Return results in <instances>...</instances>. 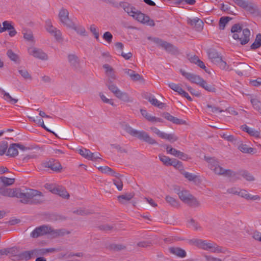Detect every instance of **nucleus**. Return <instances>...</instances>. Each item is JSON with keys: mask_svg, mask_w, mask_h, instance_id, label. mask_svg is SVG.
Returning <instances> with one entry per match:
<instances>
[{"mask_svg": "<svg viewBox=\"0 0 261 261\" xmlns=\"http://www.w3.org/2000/svg\"><path fill=\"white\" fill-rule=\"evenodd\" d=\"M189 243L193 245L204 250L210 251L212 253H225L226 249L218 246L214 242H207L206 240L198 239H193L189 241Z\"/></svg>", "mask_w": 261, "mask_h": 261, "instance_id": "obj_1", "label": "nucleus"}, {"mask_svg": "<svg viewBox=\"0 0 261 261\" xmlns=\"http://www.w3.org/2000/svg\"><path fill=\"white\" fill-rule=\"evenodd\" d=\"M231 32L233 33L232 37L235 40H238L241 45H245L250 40V32L248 28L243 29L241 23H236L231 28Z\"/></svg>", "mask_w": 261, "mask_h": 261, "instance_id": "obj_2", "label": "nucleus"}, {"mask_svg": "<svg viewBox=\"0 0 261 261\" xmlns=\"http://www.w3.org/2000/svg\"><path fill=\"white\" fill-rule=\"evenodd\" d=\"M122 128L128 134L133 137H135L140 140H142L149 144H156V141L151 138L149 135L145 131H138L133 129L128 124H123L122 125Z\"/></svg>", "mask_w": 261, "mask_h": 261, "instance_id": "obj_3", "label": "nucleus"}, {"mask_svg": "<svg viewBox=\"0 0 261 261\" xmlns=\"http://www.w3.org/2000/svg\"><path fill=\"white\" fill-rule=\"evenodd\" d=\"M106 85L109 90L113 93L117 98L124 102H132V100L130 98L128 94L121 91L118 87L114 83L113 81H106Z\"/></svg>", "mask_w": 261, "mask_h": 261, "instance_id": "obj_4", "label": "nucleus"}, {"mask_svg": "<svg viewBox=\"0 0 261 261\" xmlns=\"http://www.w3.org/2000/svg\"><path fill=\"white\" fill-rule=\"evenodd\" d=\"M149 40H152L154 43L159 46L163 48L167 52L173 55L179 54V51L178 48L171 43H168L166 41H164L159 38L148 37Z\"/></svg>", "mask_w": 261, "mask_h": 261, "instance_id": "obj_5", "label": "nucleus"}, {"mask_svg": "<svg viewBox=\"0 0 261 261\" xmlns=\"http://www.w3.org/2000/svg\"><path fill=\"white\" fill-rule=\"evenodd\" d=\"M15 197L20 199V202L28 204L33 198V190L31 189H21L16 188Z\"/></svg>", "mask_w": 261, "mask_h": 261, "instance_id": "obj_6", "label": "nucleus"}, {"mask_svg": "<svg viewBox=\"0 0 261 261\" xmlns=\"http://www.w3.org/2000/svg\"><path fill=\"white\" fill-rule=\"evenodd\" d=\"M31 149L30 147H26L21 144L13 143L10 144L8 148L6 155L10 157H15L18 154V149L20 151H24Z\"/></svg>", "mask_w": 261, "mask_h": 261, "instance_id": "obj_7", "label": "nucleus"}, {"mask_svg": "<svg viewBox=\"0 0 261 261\" xmlns=\"http://www.w3.org/2000/svg\"><path fill=\"white\" fill-rule=\"evenodd\" d=\"M132 17L142 23L146 24L151 27H153L155 25L152 19H151L148 16L142 13L140 11H137L135 14L132 15Z\"/></svg>", "mask_w": 261, "mask_h": 261, "instance_id": "obj_8", "label": "nucleus"}, {"mask_svg": "<svg viewBox=\"0 0 261 261\" xmlns=\"http://www.w3.org/2000/svg\"><path fill=\"white\" fill-rule=\"evenodd\" d=\"M59 17L61 22L67 28L74 27V23L69 18V12L67 9H61L59 13Z\"/></svg>", "mask_w": 261, "mask_h": 261, "instance_id": "obj_9", "label": "nucleus"}, {"mask_svg": "<svg viewBox=\"0 0 261 261\" xmlns=\"http://www.w3.org/2000/svg\"><path fill=\"white\" fill-rule=\"evenodd\" d=\"M45 29L51 35L54 36L57 40H60L62 39L61 32L60 30H57L56 28L53 27L50 19H47L45 21Z\"/></svg>", "mask_w": 261, "mask_h": 261, "instance_id": "obj_10", "label": "nucleus"}, {"mask_svg": "<svg viewBox=\"0 0 261 261\" xmlns=\"http://www.w3.org/2000/svg\"><path fill=\"white\" fill-rule=\"evenodd\" d=\"M180 72L184 76H185L187 80L190 81L191 82L195 83L199 86L201 85V83H202V82L204 80L199 75L187 72L184 70L180 69Z\"/></svg>", "mask_w": 261, "mask_h": 261, "instance_id": "obj_11", "label": "nucleus"}, {"mask_svg": "<svg viewBox=\"0 0 261 261\" xmlns=\"http://www.w3.org/2000/svg\"><path fill=\"white\" fill-rule=\"evenodd\" d=\"M43 166L45 168H49L56 172H60L62 169L61 164L54 159H51L48 162L43 163Z\"/></svg>", "mask_w": 261, "mask_h": 261, "instance_id": "obj_12", "label": "nucleus"}, {"mask_svg": "<svg viewBox=\"0 0 261 261\" xmlns=\"http://www.w3.org/2000/svg\"><path fill=\"white\" fill-rule=\"evenodd\" d=\"M50 230L51 227L47 225H42L36 227L34 230V238H37L41 236L45 235L47 233L50 234Z\"/></svg>", "mask_w": 261, "mask_h": 261, "instance_id": "obj_13", "label": "nucleus"}, {"mask_svg": "<svg viewBox=\"0 0 261 261\" xmlns=\"http://www.w3.org/2000/svg\"><path fill=\"white\" fill-rule=\"evenodd\" d=\"M238 6L253 13L255 9L253 4L245 0H232Z\"/></svg>", "mask_w": 261, "mask_h": 261, "instance_id": "obj_14", "label": "nucleus"}, {"mask_svg": "<svg viewBox=\"0 0 261 261\" xmlns=\"http://www.w3.org/2000/svg\"><path fill=\"white\" fill-rule=\"evenodd\" d=\"M251 67L245 63H240L236 68V72L239 75H246Z\"/></svg>", "mask_w": 261, "mask_h": 261, "instance_id": "obj_15", "label": "nucleus"}, {"mask_svg": "<svg viewBox=\"0 0 261 261\" xmlns=\"http://www.w3.org/2000/svg\"><path fill=\"white\" fill-rule=\"evenodd\" d=\"M188 23L194 27L197 31H201L204 24L203 21L197 17L193 19L189 18Z\"/></svg>", "mask_w": 261, "mask_h": 261, "instance_id": "obj_16", "label": "nucleus"}, {"mask_svg": "<svg viewBox=\"0 0 261 261\" xmlns=\"http://www.w3.org/2000/svg\"><path fill=\"white\" fill-rule=\"evenodd\" d=\"M169 251L170 253L177 256L179 257L184 258L186 256L187 253L186 251L177 247H171L169 248Z\"/></svg>", "mask_w": 261, "mask_h": 261, "instance_id": "obj_17", "label": "nucleus"}, {"mask_svg": "<svg viewBox=\"0 0 261 261\" xmlns=\"http://www.w3.org/2000/svg\"><path fill=\"white\" fill-rule=\"evenodd\" d=\"M163 117L168 121L176 124H186V121L171 115L169 113L165 112L163 114Z\"/></svg>", "mask_w": 261, "mask_h": 261, "instance_id": "obj_18", "label": "nucleus"}, {"mask_svg": "<svg viewBox=\"0 0 261 261\" xmlns=\"http://www.w3.org/2000/svg\"><path fill=\"white\" fill-rule=\"evenodd\" d=\"M207 54L209 59L214 64L222 57L217 50L214 48L207 49Z\"/></svg>", "mask_w": 261, "mask_h": 261, "instance_id": "obj_19", "label": "nucleus"}, {"mask_svg": "<svg viewBox=\"0 0 261 261\" xmlns=\"http://www.w3.org/2000/svg\"><path fill=\"white\" fill-rule=\"evenodd\" d=\"M34 57L42 61H47L48 59L47 55L41 49L34 47Z\"/></svg>", "mask_w": 261, "mask_h": 261, "instance_id": "obj_20", "label": "nucleus"}, {"mask_svg": "<svg viewBox=\"0 0 261 261\" xmlns=\"http://www.w3.org/2000/svg\"><path fill=\"white\" fill-rule=\"evenodd\" d=\"M16 188L10 189L7 188H1L0 194L4 196L15 197Z\"/></svg>", "mask_w": 261, "mask_h": 261, "instance_id": "obj_21", "label": "nucleus"}, {"mask_svg": "<svg viewBox=\"0 0 261 261\" xmlns=\"http://www.w3.org/2000/svg\"><path fill=\"white\" fill-rule=\"evenodd\" d=\"M119 7L123 8L125 12L131 16H132V15L135 14L136 12L135 11L136 9L134 7H130V5L126 2L118 3V8Z\"/></svg>", "mask_w": 261, "mask_h": 261, "instance_id": "obj_22", "label": "nucleus"}, {"mask_svg": "<svg viewBox=\"0 0 261 261\" xmlns=\"http://www.w3.org/2000/svg\"><path fill=\"white\" fill-rule=\"evenodd\" d=\"M45 199L42 192L34 190V204H41L44 202Z\"/></svg>", "mask_w": 261, "mask_h": 261, "instance_id": "obj_23", "label": "nucleus"}, {"mask_svg": "<svg viewBox=\"0 0 261 261\" xmlns=\"http://www.w3.org/2000/svg\"><path fill=\"white\" fill-rule=\"evenodd\" d=\"M70 232L67 231L65 229H54L51 227L50 231V234L54 238H57L58 237H62L65 236L66 234H69Z\"/></svg>", "mask_w": 261, "mask_h": 261, "instance_id": "obj_24", "label": "nucleus"}, {"mask_svg": "<svg viewBox=\"0 0 261 261\" xmlns=\"http://www.w3.org/2000/svg\"><path fill=\"white\" fill-rule=\"evenodd\" d=\"M241 128L243 131L247 133L251 136L255 137L256 138H259L260 137V132L259 131L249 128L246 124L242 125Z\"/></svg>", "mask_w": 261, "mask_h": 261, "instance_id": "obj_25", "label": "nucleus"}, {"mask_svg": "<svg viewBox=\"0 0 261 261\" xmlns=\"http://www.w3.org/2000/svg\"><path fill=\"white\" fill-rule=\"evenodd\" d=\"M54 194H58L61 197L65 199H69L70 195L66 189L60 186H57V188L54 190Z\"/></svg>", "mask_w": 261, "mask_h": 261, "instance_id": "obj_26", "label": "nucleus"}, {"mask_svg": "<svg viewBox=\"0 0 261 261\" xmlns=\"http://www.w3.org/2000/svg\"><path fill=\"white\" fill-rule=\"evenodd\" d=\"M145 98L147 99L148 101H149L152 105L160 109L163 108L165 105L164 103L160 102L154 96H152L151 95H147L145 96Z\"/></svg>", "mask_w": 261, "mask_h": 261, "instance_id": "obj_27", "label": "nucleus"}, {"mask_svg": "<svg viewBox=\"0 0 261 261\" xmlns=\"http://www.w3.org/2000/svg\"><path fill=\"white\" fill-rule=\"evenodd\" d=\"M185 203L192 207H198L200 206V202L192 195Z\"/></svg>", "mask_w": 261, "mask_h": 261, "instance_id": "obj_28", "label": "nucleus"}, {"mask_svg": "<svg viewBox=\"0 0 261 261\" xmlns=\"http://www.w3.org/2000/svg\"><path fill=\"white\" fill-rule=\"evenodd\" d=\"M44 148L43 146H40L34 144V158H38L44 154Z\"/></svg>", "mask_w": 261, "mask_h": 261, "instance_id": "obj_29", "label": "nucleus"}, {"mask_svg": "<svg viewBox=\"0 0 261 261\" xmlns=\"http://www.w3.org/2000/svg\"><path fill=\"white\" fill-rule=\"evenodd\" d=\"M32 255L33 251H24L18 254L17 256L20 260H27L31 258Z\"/></svg>", "mask_w": 261, "mask_h": 261, "instance_id": "obj_30", "label": "nucleus"}, {"mask_svg": "<svg viewBox=\"0 0 261 261\" xmlns=\"http://www.w3.org/2000/svg\"><path fill=\"white\" fill-rule=\"evenodd\" d=\"M134 194L133 193H127L118 196V200L121 203L124 204L126 201L131 200L134 197Z\"/></svg>", "mask_w": 261, "mask_h": 261, "instance_id": "obj_31", "label": "nucleus"}, {"mask_svg": "<svg viewBox=\"0 0 261 261\" xmlns=\"http://www.w3.org/2000/svg\"><path fill=\"white\" fill-rule=\"evenodd\" d=\"M69 62L71 66L77 68L79 65V60L78 57L75 55H69L68 57Z\"/></svg>", "mask_w": 261, "mask_h": 261, "instance_id": "obj_32", "label": "nucleus"}, {"mask_svg": "<svg viewBox=\"0 0 261 261\" xmlns=\"http://www.w3.org/2000/svg\"><path fill=\"white\" fill-rule=\"evenodd\" d=\"M109 250L114 251H119L126 249V246L122 244H111L107 246Z\"/></svg>", "mask_w": 261, "mask_h": 261, "instance_id": "obj_33", "label": "nucleus"}, {"mask_svg": "<svg viewBox=\"0 0 261 261\" xmlns=\"http://www.w3.org/2000/svg\"><path fill=\"white\" fill-rule=\"evenodd\" d=\"M261 46V34L258 33L256 35L254 42L251 45V49H256Z\"/></svg>", "mask_w": 261, "mask_h": 261, "instance_id": "obj_34", "label": "nucleus"}, {"mask_svg": "<svg viewBox=\"0 0 261 261\" xmlns=\"http://www.w3.org/2000/svg\"><path fill=\"white\" fill-rule=\"evenodd\" d=\"M160 138L166 139L170 142H175L178 140V137L174 134H168L163 132L162 133Z\"/></svg>", "mask_w": 261, "mask_h": 261, "instance_id": "obj_35", "label": "nucleus"}, {"mask_svg": "<svg viewBox=\"0 0 261 261\" xmlns=\"http://www.w3.org/2000/svg\"><path fill=\"white\" fill-rule=\"evenodd\" d=\"M13 25L8 21H5L3 22V27L0 23V33H3L6 31H9L13 29Z\"/></svg>", "mask_w": 261, "mask_h": 261, "instance_id": "obj_36", "label": "nucleus"}, {"mask_svg": "<svg viewBox=\"0 0 261 261\" xmlns=\"http://www.w3.org/2000/svg\"><path fill=\"white\" fill-rule=\"evenodd\" d=\"M178 196L179 198L180 199L181 201H182L184 202H185V201L190 197L191 196L192 194H191L189 191L186 190H182L180 192H179L178 193Z\"/></svg>", "mask_w": 261, "mask_h": 261, "instance_id": "obj_37", "label": "nucleus"}, {"mask_svg": "<svg viewBox=\"0 0 261 261\" xmlns=\"http://www.w3.org/2000/svg\"><path fill=\"white\" fill-rule=\"evenodd\" d=\"M253 108L261 114V102L257 98H252L250 100Z\"/></svg>", "mask_w": 261, "mask_h": 261, "instance_id": "obj_38", "label": "nucleus"}, {"mask_svg": "<svg viewBox=\"0 0 261 261\" xmlns=\"http://www.w3.org/2000/svg\"><path fill=\"white\" fill-rule=\"evenodd\" d=\"M231 19V18L227 16L221 17L219 22V29L222 30H224L226 24Z\"/></svg>", "mask_w": 261, "mask_h": 261, "instance_id": "obj_39", "label": "nucleus"}, {"mask_svg": "<svg viewBox=\"0 0 261 261\" xmlns=\"http://www.w3.org/2000/svg\"><path fill=\"white\" fill-rule=\"evenodd\" d=\"M200 86L208 92H215L216 90L214 85H207L206 82L205 80L203 81Z\"/></svg>", "mask_w": 261, "mask_h": 261, "instance_id": "obj_40", "label": "nucleus"}, {"mask_svg": "<svg viewBox=\"0 0 261 261\" xmlns=\"http://www.w3.org/2000/svg\"><path fill=\"white\" fill-rule=\"evenodd\" d=\"M165 199L167 202H168L172 206L175 207H178L179 206L178 201L174 198L170 196H167Z\"/></svg>", "mask_w": 261, "mask_h": 261, "instance_id": "obj_41", "label": "nucleus"}, {"mask_svg": "<svg viewBox=\"0 0 261 261\" xmlns=\"http://www.w3.org/2000/svg\"><path fill=\"white\" fill-rule=\"evenodd\" d=\"M204 159L209 164V167L211 170L219 164L218 161L214 158L205 156Z\"/></svg>", "mask_w": 261, "mask_h": 261, "instance_id": "obj_42", "label": "nucleus"}, {"mask_svg": "<svg viewBox=\"0 0 261 261\" xmlns=\"http://www.w3.org/2000/svg\"><path fill=\"white\" fill-rule=\"evenodd\" d=\"M2 93L4 94V98L7 101L11 103H15L17 102L18 99L13 98L11 95L8 93L6 92L4 90H1Z\"/></svg>", "mask_w": 261, "mask_h": 261, "instance_id": "obj_43", "label": "nucleus"}, {"mask_svg": "<svg viewBox=\"0 0 261 261\" xmlns=\"http://www.w3.org/2000/svg\"><path fill=\"white\" fill-rule=\"evenodd\" d=\"M78 152L82 156L88 160H90V155H92V152L89 149L86 148L79 149Z\"/></svg>", "mask_w": 261, "mask_h": 261, "instance_id": "obj_44", "label": "nucleus"}, {"mask_svg": "<svg viewBox=\"0 0 261 261\" xmlns=\"http://www.w3.org/2000/svg\"><path fill=\"white\" fill-rule=\"evenodd\" d=\"M22 34L23 38L27 41H33V34L31 30L24 29L22 30Z\"/></svg>", "mask_w": 261, "mask_h": 261, "instance_id": "obj_45", "label": "nucleus"}, {"mask_svg": "<svg viewBox=\"0 0 261 261\" xmlns=\"http://www.w3.org/2000/svg\"><path fill=\"white\" fill-rule=\"evenodd\" d=\"M8 143L6 141H3L0 142V155H4L5 153H7L8 150Z\"/></svg>", "mask_w": 261, "mask_h": 261, "instance_id": "obj_46", "label": "nucleus"}, {"mask_svg": "<svg viewBox=\"0 0 261 261\" xmlns=\"http://www.w3.org/2000/svg\"><path fill=\"white\" fill-rule=\"evenodd\" d=\"M237 174L234 171L230 169H225L223 175L229 177L234 178V180L239 179V178L237 177Z\"/></svg>", "mask_w": 261, "mask_h": 261, "instance_id": "obj_47", "label": "nucleus"}, {"mask_svg": "<svg viewBox=\"0 0 261 261\" xmlns=\"http://www.w3.org/2000/svg\"><path fill=\"white\" fill-rule=\"evenodd\" d=\"M0 179L4 185L7 186L13 185L15 181L14 178H8L5 176H2Z\"/></svg>", "mask_w": 261, "mask_h": 261, "instance_id": "obj_48", "label": "nucleus"}, {"mask_svg": "<svg viewBox=\"0 0 261 261\" xmlns=\"http://www.w3.org/2000/svg\"><path fill=\"white\" fill-rule=\"evenodd\" d=\"M239 149L241 151L244 153H251L253 151V148L251 147H248L246 144H242L239 146Z\"/></svg>", "mask_w": 261, "mask_h": 261, "instance_id": "obj_49", "label": "nucleus"}, {"mask_svg": "<svg viewBox=\"0 0 261 261\" xmlns=\"http://www.w3.org/2000/svg\"><path fill=\"white\" fill-rule=\"evenodd\" d=\"M130 78L134 82H144V79L143 77L139 74L136 73L135 71H134V73H132L130 75Z\"/></svg>", "mask_w": 261, "mask_h": 261, "instance_id": "obj_50", "label": "nucleus"}, {"mask_svg": "<svg viewBox=\"0 0 261 261\" xmlns=\"http://www.w3.org/2000/svg\"><path fill=\"white\" fill-rule=\"evenodd\" d=\"M168 85L171 89L177 92L179 94L182 90V89L178 84H176L173 83H170L168 84Z\"/></svg>", "mask_w": 261, "mask_h": 261, "instance_id": "obj_51", "label": "nucleus"}, {"mask_svg": "<svg viewBox=\"0 0 261 261\" xmlns=\"http://www.w3.org/2000/svg\"><path fill=\"white\" fill-rule=\"evenodd\" d=\"M181 174H183L185 177L188 179L189 181H195L196 179L197 178V175L185 171L181 172Z\"/></svg>", "mask_w": 261, "mask_h": 261, "instance_id": "obj_52", "label": "nucleus"}, {"mask_svg": "<svg viewBox=\"0 0 261 261\" xmlns=\"http://www.w3.org/2000/svg\"><path fill=\"white\" fill-rule=\"evenodd\" d=\"M160 160L166 166H169L171 159L164 154H160L159 155Z\"/></svg>", "mask_w": 261, "mask_h": 261, "instance_id": "obj_53", "label": "nucleus"}, {"mask_svg": "<svg viewBox=\"0 0 261 261\" xmlns=\"http://www.w3.org/2000/svg\"><path fill=\"white\" fill-rule=\"evenodd\" d=\"M34 122L37 123L39 126H41L47 132H50V129L48 128L44 123V121L42 118H38V117H36V119H34Z\"/></svg>", "mask_w": 261, "mask_h": 261, "instance_id": "obj_54", "label": "nucleus"}, {"mask_svg": "<svg viewBox=\"0 0 261 261\" xmlns=\"http://www.w3.org/2000/svg\"><path fill=\"white\" fill-rule=\"evenodd\" d=\"M73 213L74 214L81 216L88 215L90 214H92V213L90 212L88 210H86L85 208H80L77 210L74 211Z\"/></svg>", "mask_w": 261, "mask_h": 261, "instance_id": "obj_55", "label": "nucleus"}, {"mask_svg": "<svg viewBox=\"0 0 261 261\" xmlns=\"http://www.w3.org/2000/svg\"><path fill=\"white\" fill-rule=\"evenodd\" d=\"M241 175L249 181H252L254 180V177L247 171H243L241 173Z\"/></svg>", "mask_w": 261, "mask_h": 261, "instance_id": "obj_56", "label": "nucleus"}, {"mask_svg": "<svg viewBox=\"0 0 261 261\" xmlns=\"http://www.w3.org/2000/svg\"><path fill=\"white\" fill-rule=\"evenodd\" d=\"M114 227V226L113 225H110L107 224H102L98 226L99 230L106 232L111 231Z\"/></svg>", "mask_w": 261, "mask_h": 261, "instance_id": "obj_57", "label": "nucleus"}, {"mask_svg": "<svg viewBox=\"0 0 261 261\" xmlns=\"http://www.w3.org/2000/svg\"><path fill=\"white\" fill-rule=\"evenodd\" d=\"M7 55L12 61L17 62L18 60V56L11 49H9L7 51Z\"/></svg>", "mask_w": 261, "mask_h": 261, "instance_id": "obj_58", "label": "nucleus"}, {"mask_svg": "<svg viewBox=\"0 0 261 261\" xmlns=\"http://www.w3.org/2000/svg\"><path fill=\"white\" fill-rule=\"evenodd\" d=\"M18 72L25 80H31V75L25 69H20Z\"/></svg>", "mask_w": 261, "mask_h": 261, "instance_id": "obj_59", "label": "nucleus"}, {"mask_svg": "<svg viewBox=\"0 0 261 261\" xmlns=\"http://www.w3.org/2000/svg\"><path fill=\"white\" fill-rule=\"evenodd\" d=\"M215 64L218 65L222 69H227V64L226 62L222 60V57L220 58L219 60H218Z\"/></svg>", "mask_w": 261, "mask_h": 261, "instance_id": "obj_60", "label": "nucleus"}, {"mask_svg": "<svg viewBox=\"0 0 261 261\" xmlns=\"http://www.w3.org/2000/svg\"><path fill=\"white\" fill-rule=\"evenodd\" d=\"M113 183L116 186L119 191H121L123 188V183L121 178H116L113 179Z\"/></svg>", "mask_w": 261, "mask_h": 261, "instance_id": "obj_61", "label": "nucleus"}, {"mask_svg": "<svg viewBox=\"0 0 261 261\" xmlns=\"http://www.w3.org/2000/svg\"><path fill=\"white\" fill-rule=\"evenodd\" d=\"M99 96L101 100L107 103H109L112 106H114V103L112 99L107 98L102 93H99Z\"/></svg>", "mask_w": 261, "mask_h": 261, "instance_id": "obj_62", "label": "nucleus"}, {"mask_svg": "<svg viewBox=\"0 0 261 261\" xmlns=\"http://www.w3.org/2000/svg\"><path fill=\"white\" fill-rule=\"evenodd\" d=\"M212 170H213L215 173L218 175H223L225 169L220 166L218 164L217 166L212 168Z\"/></svg>", "mask_w": 261, "mask_h": 261, "instance_id": "obj_63", "label": "nucleus"}, {"mask_svg": "<svg viewBox=\"0 0 261 261\" xmlns=\"http://www.w3.org/2000/svg\"><path fill=\"white\" fill-rule=\"evenodd\" d=\"M103 38L109 43H110L112 42L113 36L109 32H106L103 35Z\"/></svg>", "mask_w": 261, "mask_h": 261, "instance_id": "obj_64", "label": "nucleus"}]
</instances>
